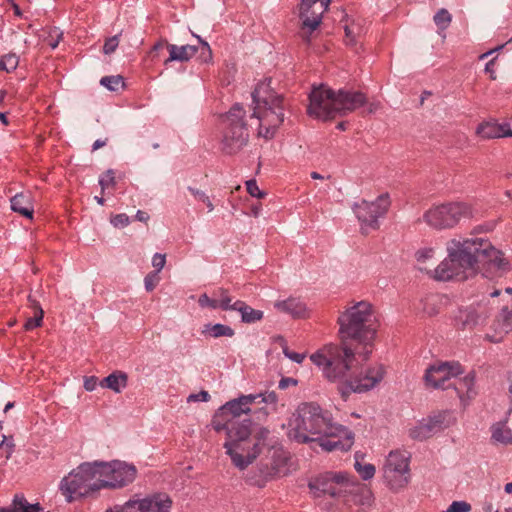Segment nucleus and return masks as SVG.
Instances as JSON below:
<instances>
[{
	"label": "nucleus",
	"mask_w": 512,
	"mask_h": 512,
	"mask_svg": "<svg viewBox=\"0 0 512 512\" xmlns=\"http://www.w3.org/2000/svg\"><path fill=\"white\" fill-rule=\"evenodd\" d=\"M341 344H328L313 353L310 360L321 370L329 382L337 384V390L346 400L352 393L373 389L384 378L382 365L368 367L357 373L356 355L367 360L372 352L376 334L372 305L360 301L348 307L338 317Z\"/></svg>",
	"instance_id": "f257e3e1"
},
{
	"label": "nucleus",
	"mask_w": 512,
	"mask_h": 512,
	"mask_svg": "<svg viewBox=\"0 0 512 512\" xmlns=\"http://www.w3.org/2000/svg\"><path fill=\"white\" fill-rule=\"evenodd\" d=\"M288 435L299 443L317 442L327 451H348L354 435L332 422L331 414L315 402L302 403L289 422Z\"/></svg>",
	"instance_id": "f03ea898"
},
{
	"label": "nucleus",
	"mask_w": 512,
	"mask_h": 512,
	"mask_svg": "<svg viewBox=\"0 0 512 512\" xmlns=\"http://www.w3.org/2000/svg\"><path fill=\"white\" fill-rule=\"evenodd\" d=\"M366 96L361 92L334 91L325 85L313 88L309 95V116L327 121L345 116L365 105Z\"/></svg>",
	"instance_id": "7ed1b4c3"
},
{
	"label": "nucleus",
	"mask_w": 512,
	"mask_h": 512,
	"mask_svg": "<svg viewBox=\"0 0 512 512\" xmlns=\"http://www.w3.org/2000/svg\"><path fill=\"white\" fill-rule=\"evenodd\" d=\"M447 252L470 277L476 275L478 263L487 264L497 270H504L508 265L501 251L482 238L452 239L447 245Z\"/></svg>",
	"instance_id": "20e7f679"
},
{
	"label": "nucleus",
	"mask_w": 512,
	"mask_h": 512,
	"mask_svg": "<svg viewBox=\"0 0 512 512\" xmlns=\"http://www.w3.org/2000/svg\"><path fill=\"white\" fill-rule=\"evenodd\" d=\"M253 116L259 120V136L270 139L284 121V101L270 89V84L261 82L252 92Z\"/></svg>",
	"instance_id": "39448f33"
},
{
	"label": "nucleus",
	"mask_w": 512,
	"mask_h": 512,
	"mask_svg": "<svg viewBox=\"0 0 512 512\" xmlns=\"http://www.w3.org/2000/svg\"><path fill=\"white\" fill-rule=\"evenodd\" d=\"M251 435V420L228 421L227 438L223 446L232 464L239 470H245L257 458V442L251 444Z\"/></svg>",
	"instance_id": "423d86ee"
},
{
	"label": "nucleus",
	"mask_w": 512,
	"mask_h": 512,
	"mask_svg": "<svg viewBox=\"0 0 512 512\" xmlns=\"http://www.w3.org/2000/svg\"><path fill=\"white\" fill-rule=\"evenodd\" d=\"M59 489L67 503L94 497L101 489L96 462H84L60 482Z\"/></svg>",
	"instance_id": "0eeeda50"
},
{
	"label": "nucleus",
	"mask_w": 512,
	"mask_h": 512,
	"mask_svg": "<svg viewBox=\"0 0 512 512\" xmlns=\"http://www.w3.org/2000/svg\"><path fill=\"white\" fill-rule=\"evenodd\" d=\"M245 111L240 104L233 105L222 117L221 150L234 155L247 144L249 134L244 121Z\"/></svg>",
	"instance_id": "6e6552de"
},
{
	"label": "nucleus",
	"mask_w": 512,
	"mask_h": 512,
	"mask_svg": "<svg viewBox=\"0 0 512 512\" xmlns=\"http://www.w3.org/2000/svg\"><path fill=\"white\" fill-rule=\"evenodd\" d=\"M473 217L472 207L464 202L436 205L423 214V221L433 229L441 230L456 226L462 219Z\"/></svg>",
	"instance_id": "1a4fd4ad"
},
{
	"label": "nucleus",
	"mask_w": 512,
	"mask_h": 512,
	"mask_svg": "<svg viewBox=\"0 0 512 512\" xmlns=\"http://www.w3.org/2000/svg\"><path fill=\"white\" fill-rule=\"evenodd\" d=\"M95 462L102 489H120L136 478L137 469L132 464L120 460Z\"/></svg>",
	"instance_id": "9d476101"
},
{
	"label": "nucleus",
	"mask_w": 512,
	"mask_h": 512,
	"mask_svg": "<svg viewBox=\"0 0 512 512\" xmlns=\"http://www.w3.org/2000/svg\"><path fill=\"white\" fill-rule=\"evenodd\" d=\"M354 485L355 481L349 477L348 473L329 471L311 480L308 487L315 497L339 498L351 492Z\"/></svg>",
	"instance_id": "9b49d317"
},
{
	"label": "nucleus",
	"mask_w": 512,
	"mask_h": 512,
	"mask_svg": "<svg viewBox=\"0 0 512 512\" xmlns=\"http://www.w3.org/2000/svg\"><path fill=\"white\" fill-rule=\"evenodd\" d=\"M332 0H301L299 18L301 21L299 37L310 44L314 33L318 30L323 14L328 10Z\"/></svg>",
	"instance_id": "f8f14e48"
},
{
	"label": "nucleus",
	"mask_w": 512,
	"mask_h": 512,
	"mask_svg": "<svg viewBox=\"0 0 512 512\" xmlns=\"http://www.w3.org/2000/svg\"><path fill=\"white\" fill-rule=\"evenodd\" d=\"M410 453L405 450H393L383 465V478L392 490L404 488L409 482Z\"/></svg>",
	"instance_id": "ddd939ff"
},
{
	"label": "nucleus",
	"mask_w": 512,
	"mask_h": 512,
	"mask_svg": "<svg viewBox=\"0 0 512 512\" xmlns=\"http://www.w3.org/2000/svg\"><path fill=\"white\" fill-rule=\"evenodd\" d=\"M390 206L389 195L382 194L375 201L362 200L353 205V211L361 223V229L366 233L368 229L379 228L378 219L383 217Z\"/></svg>",
	"instance_id": "4468645a"
},
{
	"label": "nucleus",
	"mask_w": 512,
	"mask_h": 512,
	"mask_svg": "<svg viewBox=\"0 0 512 512\" xmlns=\"http://www.w3.org/2000/svg\"><path fill=\"white\" fill-rule=\"evenodd\" d=\"M171 498L165 493H156L143 499H130L123 505H115L105 512H170Z\"/></svg>",
	"instance_id": "2eb2a0df"
},
{
	"label": "nucleus",
	"mask_w": 512,
	"mask_h": 512,
	"mask_svg": "<svg viewBox=\"0 0 512 512\" xmlns=\"http://www.w3.org/2000/svg\"><path fill=\"white\" fill-rule=\"evenodd\" d=\"M458 362H443L427 368L424 381L427 387L433 389H448L451 387V379L462 373Z\"/></svg>",
	"instance_id": "dca6fc26"
},
{
	"label": "nucleus",
	"mask_w": 512,
	"mask_h": 512,
	"mask_svg": "<svg viewBox=\"0 0 512 512\" xmlns=\"http://www.w3.org/2000/svg\"><path fill=\"white\" fill-rule=\"evenodd\" d=\"M288 461L287 452L282 448H274L271 452L270 461L261 462L259 465V476L249 477L247 481L254 486L264 487L266 482L284 473Z\"/></svg>",
	"instance_id": "f3484780"
},
{
	"label": "nucleus",
	"mask_w": 512,
	"mask_h": 512,
	"mask_svg": "<svg viewBox=\"0 0 512 512\" xmlns=\"http://www.w3.org/2000/svg\"><path fill=\"white\" fill-rule=\"evenodd\" d=\"M451 424L452 417L448 412H438L418 422L409 430V436L414 440L423 441Z\"/></svg>",
	"instance_id": "a211bd4d"
},
{
	"label": "nucleus",
	"mask_w": 512,
	"mask_h": 512,
	"mask_svg": "<svg viewBox=\"0 0 512 512\" xmlns=\"http://www.w3.org/2000/svg\"><path fill=\"white\" fill-rule=\"evenodd\" d=\"M489 313L485 306L478 303L459 309L455 316V325L462 330L473 329L482 323Z\"/></svg>",
	"instance_id": "6ab92c4d"
},
{
	"label": "nucleus",
	"mask_w": 512,
	"mask_h": 512,
	"mask_svg": "<svg viewBox=\"0 0 512 512\" xmlns=\"http://www.w3.org/2000/svg\"><path fill=\"white\" fill-rule=\"evenodd\" d=\"M258 396L253 394L241 395L238 398L226 402L219 409V415H224L225 418L239 419L242 414L251 412L252 404L256 403Z\"/></svg>",
	"instance_id": "aec40b11"
},
{
	"label": "nucleus",
	"mask_w": 512,
	"mask_h": 512,
	"mask_svg": "<svg viewBox=\"0 0 512 512\" xmlns=\"http://www.w3.org/2000/svg\"><path fill=\"white\" fill-rule=\"evenodd\" d=\"M434 278L440 281H448L456 279L464 281L470 278V275L456 262V260L448 253L445 258L434 270Z\"/></svg>",
	"instance_id": "412c9836"
},
{
	"label": "nucleus",
	"mask_w": 512,
	"mask_h": 512,
	"mask_svg": "<svg viewBox=\"0 0 512 512\" xmlns=\"http://www.w3.org/2000/svg\"><path fill=\"white\" fill-rule=\"evenodd\" d=\"M461 401L466 406L476 396L475 376L469 373L463 378L455 379L452 385Z\"/></svg>",
	"instance_id": "4be33fe9"
},
{
	"label": "nucleus",
	"mask_w": 512,
	"mask_h": 512,
	"mask_svg": "<svg viewBox=\"0 0 512 512\" xmlns=\"http://www.w3.org/2000/svg\"><path fill=\"white\" fill-rule=\"evenodd\" d=\"M213 295L216 297L215 299H211L207 294H202L199 296L198 303L201 307H209L211 309L221 308L224 311L230 310V302H232V297L229 295L227 289L219 288L214 291Z\"/></svg>",
	"instance_id": "5701e85b"
},
{
	"label": "nucleus",
	"mask_w": 512,
	"mask_h": 512,
	"mask_svg": "<svg viewBox=\"0 0 512 512\" xmlns=\"http://www.w3.org/2000/svg\"><path fill=\"white\" fill-rule=\"evenodd\" d=\"M476 133L482 139H494L512 136V130L508 124H497L495 122H484L477 127Z\"/></svg>",
	"instance_id": "b1692460"
},
{
	"label": "nucleus",
	"mask_w": 512,
	"mask_h": 512,
	"mask_svg": "<svg viewBox=\"0 0 512 512\" xmlns=\"http://www.w3.org/2000/svg\"><path fill=\"white\" fill-rule=\"evenodd\" d=\"M274 307L282 313L293 318H303L307 315V307L299 298L290 297L286 300L276 301Z\"/></svg>",
	"instance_id": "393cba45"
},
{
	"label": "nucleus",
	"mask_w": 512,
	"mask_h": 512,
	"mask_svg": "<svg viewBox=\"0 0 512 512\" xmlns=\"http://www.w3.org/2000/svg\"><path fill=\"white\" fill-rule=\"evenodd\" d=\"M11 209L20 215L31 219L33 217L34 208L32 205V197L29 193H18L10 200Z\"/></svg>",
	"instance_id": "a878e982"
},
{
	"label": "nucleus",
	"mask_w": 512,
	"mask_h": 512,
	"mask_svg": "<svg viewBox=\"0 0 512 512\" xmlns=\"http://www.w3.org/2000/svg\"><path fill=\"white\" fill-rule=\"evenodd\" d=\"M0 512H46L39 503L31 504L23 495H15L12 503L0 508Z\"/></svg>",
	"instance_id": "bb28decb"
},
{
	"label": "nucleus",
	"mask_w": 512,
	"mask_h": 512,
	"mask_svg": "<svg viewBox=\"0 0 512 512\" xmlns=\"http://www.w3.org/2000/svg\"><path fill=\"white\" fill-rule=\"evenodd\" d=\"M167 49L169 51V58L165 61V64L172 61H189L199 50L198 47L193 45L177 46L174 44L167 45Z\"/></svg>",
	"instance_id": "cd10ccee"
},
{
	"label": "nucleus",
	"mask_w": 512,
	"mask_h": 512,
	"mask_svg": "<svg viewBox=\"0 0 512 512\" xmlns=\"http://www.w3.org/2000/svg\"><path fill=\"white\" fill-rule=\"evenodd\" d=\"M229 311H238L241 314V320L244 323H254L263 318V312L261 310L253 309L241 300L230 302Z\"/></svg>",
	"instance_id": "c85d7f7f"
},
{
	"label": "nucleus",
	"mask_w": 512,
	"mask_h": 512,
	"mask_svg": "<svg viewBox=\"0 0 512 512\" xmlns=\"http://www.w3.org/2000/svg\"><path fill=\"white\" fill-rule=\"evenodd\" d=\"M492 437L498 442L512 444V408L509 410L504 423L493 427Z\"/></svg>",
	"instance_id": "c756f323"
},
{
	"label": "nucleus",
	"mask_w": 512,
	"mask_h": 512,
	"mask_svg": "<svg viewBox=\"0 0 512 512\" xmlns=\"http://www.w3.org/2000/svg\"><path fill=\"white\" fill-rule=\"evenodd\" d=\"M100 385L119 393L127 385V375L122 372H114L105 377Z\"/></svg>",
	"instance_id": "7c9ffc66"
},
{
	"label": "nucleus",
	"mask_w": 512,
	"mask_h": 512,
	"mask_svg": "<svg viewBox=\"0 0 512 512\" xmlns=\"http://www.w3.org/2000/svg\"><path fill=\"white\" fill-rule=\"evenodd\" d=\"M28 301L30 302L31 307L35 310V314L34 317L26 320L24 328L25 330H32L42 325L44 311L40 304L36 300L32 299L31 295L28 296Z\"/></svg>",
	"instance_id": "2f4dec72"
},
{
	"label": "nucleus",
	"mask_w": 512,
	"mask_h": 512,
	"mask_svg": "<svg viewBox=\"0 0 512 512\" xmlns=\"http://www.w3.org/2000/svg\"><path fill=\"white\" fill-rule=\"evenodd\" d=\"M202 332L209 333V335L214 338H219L223 336L232 337L235 334L234 330L230 326L219 323L206 324Z\"/></svg>",
	"instance_id": "473e14b6"
},
{
	"label": "nucleus",
	"mask_w": 512,
	"mask_h": 512,
	"mask_svg": "<svg viewBox=\"0 0 512 512\" xmlns=\"http://www.w3.org/2000/svg\"><path fill=\"white\" fill-rule=\"evenodd\" d=\"M269 433L270 431L267 428L252 424L251 444H255V442H257V457L259 456L261 447L264 444V441L267 439Z\"/></svg>",
	"instance_id": "72a5a7b5"
},
{
	"label": "nucleus",
	"mask_w": 512,
	"mask_h": 512,
	"mask_svg": "<svg viewBox=\"0 0 512 512\" xmlns=\"http://www.w3.org/2000/svg\"><path fill=\"white\" fill-rule=\"evenodd\" d=\"M100 84L110 91H118L124 87V79L120 75L105 76L100 80Z\"/></svg>",
	"instance_id": "f704fd0d"
},
{
	"label": "nucleus",
	"mask_w": 512,
	"mask_h": 512,
	"mask_svg": "<svg viewBox=\"0 0 512 512\" xmlns=\"http://www.w3.org/2000/svg\"><path fill=\"white\" fill-rule=\"evenodd\" d=\"M362 33V27L358 24L352 23L345 26L346 43L349 45L356 44L357 38Z\"/></svg>",
	"instance_id": "c9c22d12"
},
{
	"label": "nucleus",
	"mask_w": 512,
	"mask_h": 512,
	"mask_svg": "<svg viewBox=\"0 0 512 512\" xmlns=\"http://www.w3.org/2000/svg\"><path fill=\"white\" fill-rule=\"evenodd\" d=\"M19 57L16 54H7L0 60V70L11 72L17 68Z\"/></svg>",
	"instance_id": "e433bc0d"
},
{
	"label": "nucleus",
	"mask_w": 512,
	"mask_h": 512,
	"mask_svg": "<svg viewBox=\"0 0 512 512\" xmlns=\"http://www.w3.org/2000/svg\"><path fill=\"white\" fill-rule=\"evenodd\" d=\"M435 24L442 30L446 29L451 21L452 17L448 10L442 8L434 15Z\"/></svg>",
	"instance_id": "4c0bfd02"
},
{
	"label": "nucleus",
	"mask_w": 512,
	"mask_h": 512,
	"mask_svg": "<svg viewBox=\"0 0 512 512\" xmlns=\"http://www.w3.org/2000/svg\"><path fill=\"white\" fill-rule=\"evenodd\" d=\"M188 191L194 196V198L197 201L202 202L203 204L206 205L208 212H212L214 210V205L210 197L204 191L193 187H188Z\"/></svg>",
	"instance_id": "58836bf2"
},
{
	"label": "nucleus",
	"mask_w": 512,
	"mask_h": 512,
	"mask_svg": "<svg viewBox=\"0 0 512 512\" xmlns=\"http://www.w3.org/2000/svg\"><path fill=\"white\" fill-rule=\"evenodd\" d=\"M355 470L361 476L363 480H369L375 475V466L373 464H364L362 465L360 462H355Z\"/></svg>",
	"instance_id": "ea45409f"
},
{
	"label": "nucleus",
	"mask_w": 512,
	"mask_h": 512,
	"mask_svg": "<svg viewBox=\"0 0 512 512\" xmlns=\"http://www.w3.org/2000/svg\"><path fill=\"white\" fill-rule=\"evenodd\" d=\"M99 185L101 186L102 193L109 187H115L116 179L114 170L108 169L104 175L99 178Z\"/></svg>",
	"instance_id": "a19ab883"
},
{
	"label": "nucleus",
	"mask_w": 512,
	"mask_h": 512,
	"mask_svg": "<svg viewBox=\"0 0 512 512\" xmlns=\"http://www.w3.org/2000/svg\"><path fill=\"white\" fill-rule=\"evenodd\" d=\"M62 37L63 32L59 28L54 27L49 30L48 35L44 40L52 49H55L62 40Z\"/></svg>",
	"instance_id": "79ce46f5"
},
{
	"label": "nucleus",
	"mask_w": 512,
	"mask_h": 512,
	"mask_svg": "<svg viewBox=\"0 0 512 512\" xmlns=\"http://www.w3.org/2000/svg\"><path fill=\"white\" fill-rule=\"evenodd\" d=\"M435 250L432 247L420 248L416 251L415 257L418 263L424 264L434 257Z\"/></svg>",
	"instance_id": "37998d69"
},
{
	"label": "nucleus",
	"mask_w": 512,
	"mask_h": 512,
	"mask_svg": "<svg viewBox=\"0 0 512 512\" xmlns=\"http://www.w3.org/2000/svg\"><path fill=\"white\" fill-rule=\"evenodd\" d=\"M230 418H225L224 415H219V411L214 415L211 425L213 429L217 432L225 430L227 432L228 421Z\"/></svg>",
	"instance_id": "c03bdc74"
},
{
	"label": "nucleus",
	"mask_w": 512,
	"mask_h": 512,
	"mask_svg": "<svg viewBox=\"0 0 512 512\" xmlns=\"http://www.w3.org/2000/svg\"><path fill=\"white\" fill-rule=\"evenodd\" d=\"M159 281L160 277L158 271L148 273L144 278L145 289L148 292L153 291L155 287L158 285Z\"/></svg>",
	"instance_id": "a18cd8bd"
},
{
	"label": "nucleus",
	"mask_w": 512,
	"mask_h": 512,
	"mask_svg": "<svg viewBox=\"0 0 512 512\" xmlns=\"http://www.w3.org/2000/svg\"><path fill=\"white\" fill-rule=\"evenodd\" d=\"M253 395L258 396L256 403L276 404L278 401V396L274 391H266Z\"/></svg>",
	"instance_id": "49530a36"
},
{
	"label": "nucleus",
	"mask_w": 512,
	"mask_h": 512,
	"mask_svg": "<svg viewBox=\"0 0 512 512\" xmlns=\"http://www.w3.org/2000/svg\"><path fill=\"white\" fill-rule=\"evenodd\" d=\"M119 45V35L112 36L108 39H106L104 46H103V52L107 55L113 53L116 48Z\"/></svg>",
	"instance_id": "de8ad7c7"
},
{
	"label": "nucleus",
	"mask_w": 512,
	"mask_h": 512,
	"mask_svg": "<svg viewBox=\"0 0 512 512\" xmlns=\"http://www.w3.org/2000/svg\"><path fill=\"white\" fill-rule=\"evenodd\" d=\"M471 505L465 501H454L444 512H469Z\"/></svg>",
	"instance_id": "09e8293b"
},
{
	"label": "nucleus",
	"mask_w": 512,
	"mask_h": 512,
	"mask_svg": "<svg viewBox=\"0 0 512 512\" xmlns=\"http://www.w3.org/2000/svg\"><path fill=\"white\" fill-rule=\"evenodd\" d=\"M197 39L199 40V42L201 43V58H202V61L203 62H209L212 60V51H211V48L209 46V44L202 40L199 36H196Z\"/></svg>",
	"instance_id": "8fccbe9b"
},
{
	"label": "nucleus",
	"mask_w": 512,
	"mask_h": 512,
	"mask_svg": "<svg viewBox=\"0 0 512 512\" xmlns=\"http://www.w3.org/2000/svg\"><path fill=\"white\" fill-rule=\"evenodd\" d=\"M284 355L295 363H302L306 355L304 353H297L290 351L286 345L282 347Z\"/></svg>",
	"instance_id": "3c124183"
},
{
	"label": "nucleus",
	"mask_w": 512,
	"mask_h": 512,
	"mask_svg": "<svg viewBox=\"0 0 512 512\" xmlns=\"http://www.w3.org/2000/svg\"><path fill=\"white\" fill-rule=\"evenodd\" d=\"M246 188L248 193L256 198H262L265 193L260 190L255 180H249L246 182Z\"/></svg>",
	"instance_id": "603ef678"
},
{
	"label": "nucleus",
	"mask_w": 512,
	"mask_h": 512,
	"mask_svg": "<svg viewBox=\"0 0 512 512\" xmlns=\"http://www.w3.org/2000/svg\"><path fill=\"white\" fill-rule=\"evenodd\" d=\"M500 317L504 321V330L507 332L512 328V309L509 310L507 307L502 308Z\"/></svg>",
	"instance_id": "864d4df0"
},
{
	"label": "nucleus",
	"mask_w": 512,
	"mask_h": 512,
	"mask_svg": "<svg viewBox=\"0 0 512 512\" xmlns=\"http://www.w3.org/2000/svg\"><path fill=\"white\" fill-rule=\"evenodd\" d=\"M111 223L116 228H123L130 223L129 217L126 214H117L112 217Z\"/></svg>",
	"instance_id": "5fc2aeb1"
},
{
	"label": "nucleus",
	"mask_w": 512,
	"mask_h": 512,
	"mask_svg": "<svg viewBox=\"0 0 512 512\" xmlns=\"http://www.w3.org/2000/svg\"><path fill=\"white\" fill-rule=\"evenodd\" d=\"M166 263V255L161 253L154 254L152 258V265L154 268H156V271L158 273L164 268Z\"/></svg>",
	"instance_id": "6e6d98bb"
},
{
	"label": "nucleus",
	"mask_w": 512,
	"mask_h": 512,
	"mask_svg": "<svg viewBox=\"0 0 512 512\" xmlns=\"http://www.w3.org/2000/svg\"><path fill=\"white\" fill-rule=\"evenodd\" d=\"M435 298L430 297L426 299V302L424 304V312L429 316H434L438 313V309L435 306Z\"/></svg>",
	"instance_id": "4d7b16f0"
},
{
	"label": "nucleus",
	"mask_w": 512,
	"mask_h": 512,
	"mask_svg": "<svg viewBox=\"0 0 512 512\" xmlns=\"http://www.w3.org/2000/svg\"><path fill=\"white\" fill-rule=\"evenodd\" d=\"M98 379L95 376L84 378V388L86 391H94L97 387Z\"/></svg>",
	"instance_id": "13d9d810"
},
{
	"label": "nucleus",
	"mask_w": 512,
	"mask_h": 512,
	"mask_svg": "<svg viewBox=\"0 0 512 512\" xmlns=\"http://www.w3.org/2000/svg\"><path fill=\"white\" fill-rule=\"evenodd\" d=\"M297 384H298V381L296 379L291 378V377H283L279 381V388L280 389H286L289 386H296Z\"/></svg>",
	"instance_id": "bf43d9fd"
},
{
	"label": "nucleus",
	"mask_w": 512,
	"mask_h": 512,
	"mask_svg": "<svg viewBox=\"0 0 512 512\" xmlns=\"http://www.w3.org/2000/svg\"><path fill=\"white\" fill-rule=\"evenodd\" d=\"M210 395L207 391H201L198 394H191L188 397V401H208Z\"/></svg>",
	"instance_id": "052dcab7"
},
{
	"label": "nucleus",
	"mask_w": 512,
	"mask_h": 512,
	"mask_svg": "<svg viewBox=\"0 0 512 512\" xmlns=\"http://www.w3.org/2000/svg\"><path fill=\"white\" fill-rule=\"evenodd\" d=\"M4 448L6 450V458L9 459L12 455V453L14 452V448H15V444L13 442V439L12 437L8 438L7 437V440L5 441V444H4Z\"/></svg>",
	"instance_id": "680f3d73"
},
{
	"label": "nucleus",
	"mask_w": 512,
	"mask_h": 512,
	"mask_svg": "<svg viewBox=\"0 0 512 512\" xmlns=\"http://www.w3.org/2000/svg\"><path fill=\"white\" fill-rule=\"evenodd\" d=\"M494 61H495V59L490 60V61L486 64V66H485V71H486L487 73H489V74H490V78H491L492 80H495V79H496L495 71L492 69V66H493V64H494Z\"/></svg>",
	"instance_id": "e2e57ef3"
},
{
	"label": "nucleus",
	"mask_w": 512,
	"mask_h": 512,
	"mask_svg": "<svg viewBox=\"0 0 512 512\" xmlns=\"http://www.w3.org/2000/svg\"><path fill=\"white\" fill-rule=\"evenodd\" d=\"M167 45H170L165 39H161L160 41H158L153 47H152V50L151 52H155V51H158L160 49H162L163 47H167Z\"/></svg>",
	"instance_id": "0e129e2a"
},
{
	"label": "nucleus",
	"mask_w": 512,
	"mask_h": 512,
	"mask_svg": "<svg viewBox=\"0 0 512 512\" xmlns=\"http://www.w3.org/2000/svg\"><path fill=\"white\" fill-rule=\"evenodd\" d=\"M136 219L141 222H146L149 219V215L141 210H138L136 213Z\"/></svg>",
	"instance_id": "69168bd1"
},
{
	"label": "nucleus",
	"mask_w": 512,
	"mask_h": 512,
	"mask_svg": "<svg viewBox=\"0 0 512 512\" xmlns=\"http://www.w3.org/2000/svg\"><path fill=\"white\" fill-rule=\"evenodd\" d=\"M379 107H380V104L378 102H372L368 105L367 112L374 113L379 109Z\"/></svg>",
	"instance_id": "338daca9"
},
{
	"label": "nucleus",
	"mask_w": 512,
	"mask_h": 512,
	"mask_svg": "<svg viewBox=\"0 0 512 512\" xmlns=\"http://www.w3.org/2000/svg\"><path fill=\"white\" fill-rule=\"evenodd\" d=\"M105 145H106V141L98 139L93 144V150H97Z\"/></svg>",
	"instance_id": "774afa93"
}]
</instances>
